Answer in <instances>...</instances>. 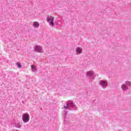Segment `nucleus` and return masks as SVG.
Here are the masks:
<instances>
[{
    "label": "nucleus",
    "instance_id": "9b49d317",
    "mask_svg": "<svg viewBox=\"0 0 131 131\" xmlns=\"http://www.w3.org/2000/svg\"><path fill=\"white\" fill-rule=\"evenodd\" d=\"M31 70L32 72H35V71H36V67L34 66H31Z\"/></svg>",
    "mask_w": 131,
    "mask_h": 131
},
{
    "label": "nucleus",
    "instance_id": "423d86ee",
    "mask_svg": "<svg viewBox=\"0 0 131 131\" xmlns=\"http://www.w3.org/2000/svg\"><path fill=\"white\" fill-rule=\"evenodd\" d=\"M99 84L100 85H101L103 89H106V88L108 85V82H107V81L100 80Z\"/></svg>",
    "mask_w": 131,
    "mask_h": 131
},
{
    "label": "nucleus",
    "instance_id": "1a4fd4ad",
    "mask_svg": "<svg viewBox=\"0 0 131 131\" xmlns=\"http://www.w3.org/2000/svg\"><path fill=\"white\" fill-rule=\"evenodd\" d=\"M33 26L35 28H38V27H39V23L37 21H35L34 22Z\"/></svg>",
    "mask_w": 131,
    "mask_h": 131
},
{
    "label": "nucleus",
    "instance_id": "39448f33",
    "mask_svg": "<svg viewBox=\"0 0 131 131\" xmlns=\"http://www.w3.org/2000/svg\"><path fill=\"white\" fill-rule=\"evenodd\" d=\"M34 51L36 53H41L42 52V47L39 45H36L34 47Z\"/></svg>",
    "mask_w": 131,
    "mask_h": 131
},
{
    "label": "nucleus",
    "instance_id": "f8f14e48",
    "mask_svg": "<svg viewBox=\"0 0 131 131\" xmlns=\"http://www.w3.org/2000/svg\"><path fill=\"white\" fill-rule=\"evenodd\" d=\"M16 65H17L18 68H21L22 67V65L21 64V63H20V62H16Z\"/></svg>",
    "mask_w": 131,
    "mask_h": 131
},
{
    "label": "nucleus",
    "instance_id": "6e6552de",
    "mask_svg": "<svg viewBox=\"0 0 131 131\" xmlns=\"http://www.w3.org/2000/svg\"><path fill=\"white\" fill-rule=\"evenodd\" d=\"M76 55H79L82 53V48L81 47H77L76 50Z\"/></svg>",
    "mask_w": 131,
    "mask_h": 131
},
{
    "label": "nucleus",
    "instance_id": "ddd939ff",
    "mask_svg": "<svg viewBox=\"0 0 131 131\" xmlns=\"http://www.w3.org/2000/svg\"><path fill=\"white\" fill-rule=\"evenodd\" d=\"M15 126H17L18 128H21V125H20V123H15Z\"/></svg>",
    "mask_w": 131,
    "mask_h": 131
},
{
    "label": "nucleus",
    "instance_id": "9d476101",
    "mask_svg": "<svg viewBox=\"0 0 131 131\" xmlns=\"http://www.w3.org/2000/svg\"><path fill=\"white\" fill-rule=\"evenodd\" d=\"M64 121L66 122H68V121H69V120H68V119H67V117H66V115H67V114H68V112L66 111H64Z\"/></svg>",
    "mask_w": 131,
    "mask_h": 131
},
{
    "label": "nucleus",
    "instance_id": "4468645a",
    "mask_svg": "<svg viewBox=\"0 0 131 131\" xmlns=\"http://www.w3.org/2000/svg\"><path fill=\"white\" fill-rule=\"evenodd\" d=\"M15 131H19V130H18V129H16Z\"/></svg>",
    "mask_w": 131,
    "mask_h": 131
},
{
    "label": "nucleus",
    "instance_id": "20e7f679",
    "mask_svg": "<svg viewBox=\"0 0 131 131\" xmlns=\"http://www.w3.org/2000/svg\"><path fill=\"white\" fill-rule=\"evenodd\" d=\"M23 121L25 123H27L29 121V115L27 113H25L22 116Z\"/></svg>",
    "mask_w": 131,
    "mask_h": 131
},
{
    "label": "nucleus",
    "instance_id": "f03ea898",
    "mask_svg": "<svg viewBox=\"0 0 131 131\" xmlns=\"http://www.w3.org/2000/svg\"><path fill=\"white\" fill-rule=\"evenodd\" d=\"M54 17L52 16H50V15H48L47 17V22H48V23H49V25H50V26H52V27H53V26H55V23H54Z\"/></svg>",
    "mask_w": 131,
    "mask_h": 131
},
{
    "label": "nucleus",
    "instance_id": "7ed1b4c3",
    "mask_svg": "<svg viewBox=\"0 0 131 131\" xmlns=\"http://www.w3.org/2000/svg\"><path fill=\"white\" fill-rule=\"evenodd\" d=\"M128 85L129 86H130L131 85V82L129 81H126L125 82V84H123L121 86V89L123 90V91H126L127 90H128Z\"/></svg>",
    "mask_w": 131,
    "mask_h": 131
},
{
    "label": "nucleus",
    "instance_id": "f257e3e1",
    "mask_svg": "<svg viewBox=\"0 0 131 131\" xmlns=\"http://www.w3.org/2000/svg\"><path fill=\"white\" fill-rule=\"evenodd\" d=\"M63 109L67 110H76V105L74 102L71 100H69L67 102L66 105H64Z\"/></svg>",
    "mask_w": 131,
    "mask_h": 131
},
{
    "label": "nucleus",
    "instance_id": "0eeeda50",
    "mask_svg": "<svg viewBox=\"0 0 131 131\" xmlns=\"http://www.w3.org/2000/svg\"><path fill=\"white\" fill-rule=\"evenodd\" d=\"M87 77H92L94 79V75H95V73L92 71H88L86 73Z\"/></svg>",
    "mask_w": 131,
    "mask_h": 131
}]
</instances>
